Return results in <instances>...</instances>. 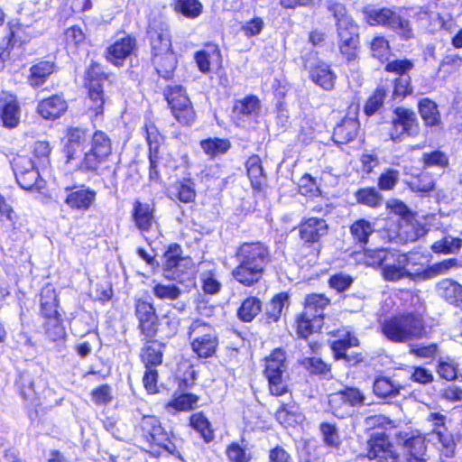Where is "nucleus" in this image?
<instances>
[{
	"instance_id": "nucleus-1",
	"label": "nucleus",
	"mask_w": 462,
	"mask_h": 462,
	"mask_svg": "<svg viewBox=\"0 0 462 462\" xmlns=\"http://www.w3.org/2000/svg\"><path fill=\"white\" fill-rule=\"evenodd\" d=\"M365 424L372 430L366 440L365 457L376 462H427V439L422 433L406 431L394 433L403 449L402 457L395 449L390 433L398 426L394 420L383 414L365 418Z\"/></svg>"
},
{
	"instance_id": "nucleus-2",
	"label": "nucleus",
	"mask_w": 462,
	"mask_h": 462,
	"mask_svg": "<svg viewBox=\"0 0 462 462\" xmlns=\"http://www.w3.org/2000/svg\"><path fill=\"white\" fill-rule=\"evenodd\" d=\"M236 266L231 271L233 280L245 288L259 284L273 263L270 245L262 240L244 241L234 250Z\"/></svg>"
},
{
	"instance_id": "nucleus-3",
	"label": "nucleus",
	"mask_w": 462,
	"mask_h": 462,
	"mask_svg": "<svg viewBox=\"0 0 462 462\" xmlns=\"http://www.w3.org/2000/svg\"><path fill=\"white\" fill-rule=\"evenodd\" d=\"M408 294L411 301L414 299L417 300L421 311L417 310L395 312L380 322L382 335L392 343L403 344L429 336V327L425 320L426 307L416 294Z\"/></svg>"
},
{
	"instance_id": "nucleus-4",
	"label": "nucleus",
	"mask_w": 462,
	"mask_h": 462,
	"mask_svg": "<svg viewBox=\"0 0 462 462\" xmlns=\"http://www.w3.org/2000/svg\"><path fill=\"white\" fill-rule=\"evenodd\" d=\"M352 258L358 265L380 270L386 282H398L405 279L409 274L404 265L400 263L406 260L405 255L386 247H362L361 250L351 254Z\"/></svg>"
},
{
	"instance_id": "nucleus-5",
	"label": "nucleus",
	"mask_w": 462,
	"mask_h": 462,
	"mask_svg": "<svg viewBox=\"0 0 462 462\" xmlns=\"http://www.w3.org/2000/svg\"><path fill=\"white\" fill-rule=\"evenodd\" d=\"M114 156V143L110 135L101 130L93 131L89 138V148L83 152L75 170L82 174L101 176L105 172L116 173L110 165Z\"/></svg>"
},
{
	"instance_id": "nucleus-6",
	"label": "nucleus",
	"mask_w": 462,
	"mask_h": 462,
	"mask_svg": "<svg viewBox=\"0 0 462 462\" xmlns=\"http://www.w3.org/2000/svg\"><path fill=\"white\" fill-rule=\"evenodd\" d=\"M136 435L147 445L152 457H159L167 453L177 458L181 457L175 444L176 435L168 430L160 418L155 415H143L134 427Z\"/></svg>"
},
{
	"instance_id": "nucleus-7",
	"label": "nucleus",
	"mask_w": 462,
	"mask_h": 462,
	"mask_svg": "<svg viewBox=\"0 0 462 462\" xmlns=\"http://www.w3.org/2000/svg\"><path fill=\"white\" fill-rule=\"evenodd\" d=\"M151 47V60L160 77L172 79L177 59L172 50L171 31L162 22H153L147 29Z\"/></svg>"
},
{
	"instance_id": "nucleus-8",
	"label": "nucleus",
	"mask_w": 462,
	"mask_h": 462,
	"mask_svg": "<svg viewBox=\"0 0 462 462\" xmlns=\"http://www.w3.org/2000/svg\"><path fill=\"white\" fill-rule=\"evenodd\" d=\"M39 318L46 338L52 342L66 337L65 311L55 287L48 282L39 291Z\"/></svg>"
},
{
	"instance_id": "nucleus-9",
	"label": "nucleus",
	"mask_w": 462,
	"mask_h": 462,
	"mask_svg": "<svg viewBox=\"0 0 462 462\" xmlns=\"http://www.w3.org/2000/svg\"><path fill=\"white\" fill-rule=\"evenodd\" d=\"M365 22L371 27L391 29L403 42L414 40L415 30L411 22L396 12L394 6L371 7L362 9Z\"/></svg>"
},
{
	"instance_id": "nucleus-10",
	"label": "nucleus",
	"mask_w": 462,
	"mask_h": 462,
	"mask_svg": "<svg viewBox=\"0 0 462 462\" xmlns=\"http://www.w3.org/2000/svg\"><path fill=\"white\" fill-rule=\"evenodd\" d=\"M263 375L267 382L269 394L281 397L291 393L288 373V355L282 347H275L263 359Z\"/></svg>"
},
{
	"instance_id": "nucleus-11",
	"label": "nucleus",
	"mask_w": 462,
	"mask_h": 462,
	"mask_svg": "<svg viewBox=\"0 0 462 462\" xmlns=\"http://www.w3.org/2000/svg\"><path fill=\"white\" fill-rule=\"evenodd\" d=\"M112 73L106 71L105 67L97 60H91L84 71L83 87L87 99L89 101L88 111L91 119L103 116L105 112L106 95L104 82L110 79Z\"/></svg>"
},
{
	"instance_id": "nucleus-12",
	"label": "nucleus",
	"mask_w": 462,
	"mask_h": 462,
	"mask_svg": "<svg viewBox=\"0 0 462 462\" xmlns=\"http://www.w3.org/2000/svg\"><path fill=\"white\" fill-rule=\"evenodd\" d=\"M162 96L171 116L180 127H190L198 119V113L187 88L180 84L166 86Z\"/></svg>"
},
{
	"instance_id": "nucleus-13",
	"label": "nucleus",
	"mask_w": 462,
	"mask_h": 462,
	"mask_svg": "<svg viewBox=\"0 0 462 462\" xmlns=\"http://www.w3.org/2000/svg\"><path fill=\"white\" fill-rule=\"evenodd\" d=\"M383 125L387 138L396 143L406 138H415L420 133V124L416 113L403 106L393 108L391 118Z\"/></svg>"
},
{
	"instance_id": "nucleus-14",
	"label": "nucleus",
	"mask_w": 462,
	"mask_h": 462,
	"mask_svg": "<svg viewBox=\"0 0 462 462\" xmlns=\"http://www.w3.org/2000/svg\"><path fill=\"white\" fill-rule=\"evenodd\" d=\"M188 337L191 350L197 358L208 359L216 356L219 338L214 325L196 319L188 328Z\"/></svg>"
},
{
	"instance_id": "nucleus-15",
	"label": "nucleus",
	"mask_w": 462,
	"mask_h": 462,
	"mask_svg": "<svg viewBox=\"0 0 462 462\" xmlns=\"http://www.w3.org/2000/svg\"><path fill=\"white\" fill-rule=\"evenodd\" d=\"M426 420L430 423V434L435 437L439 457L446 459L453 458L457 453V444L461 440V434L448 430L447 416L439 411L430 412Z\"/></svg>"
},
{
	"instance_id": "nucleus-16",
	"label": "nucleus",
	"mask_w": 462,
	"mask_h": 462,
	"mask_svg": "<svg viewBox=\"0 0 462 462\" xmlns=\"http://www.w3.org/2000/svg\"><path fill=\"white\" fill-rule=\"evenodd\" d=\"M415 67L411 59L395 58L383 66V71L395 77L391 80L392 98L402 101L414 93V87L411 71Z\"/></svg>"
},
{
	"instance_id": "nucleus-17",
	"label": "nucleus",
	"mask_w": 462,
	"mask_h": 462,
	"mask_svg": "<svg viewBox=\"0 0 462 462\" xmlns=\"http://www.w3.org/2000/svg\"><path fill=\"white\" fill-rule=\"evenodd\" d=\"M296 229L301 247L309 254L318 257L321 252L322 240L329 232V225L324 217H305L299 222Z\"/></svg>"
},
{
	"instance_id": "nucleus-18",
	"label": "nucleus",
	"mask_w": 462,
	"mask_h": 462,
	"mask_svg": "<svg viewBox=\"0 0 462 462\" xmlns=\"http://www.w3.org/2000/svg\"><path fill=\"white\" fill-rule=\"evenodd\" d=\"M143 132L148 146L147 158L149 162L148 179L155 184L162 182L159 171V162L162 159L161 148L165 143V136L160 132L154 120L151 116L144 118Z\"/></svg>"
},
{
	"instance_id": "nucleus-19",
	"label": "nucleus",
	"mask_w": 462,
	"mask_h": 462,
	"mask_svg": "<svg viewBox=\"0 0 462 462\" xmlns=\"http://www.w3.org/2000/svg\"><path fill=\"white\" fill-rule=\"evenodd\" d=\"M116 38L104 51V58L107 63L116 68L125 66L127 60L136 55L138 42L134 34L120 31Z\"/></svg>"
},
{
	"instance_id": "nucleus-20",
	"label": "nucleus",
	"mask_w": 462,
	"mask_h": 462,
	"mask_svg": "<svg viewBox=\"0 0 462 462\" xmlns=\"http://www.w3.org/2000/svg\"><path fill=\"white\" fill-rule=\"evenodd\" d=\"M18 185L25 190H40L43 186V180L41 178L39 167L34 166L29 160L28 154L17 153L11 161Z\"/></svg>"
},
{
	"instance_id": "nucleus-21",
	"label": "nucleus",
	"mask_w": 462,
	"mask_h": 462,
	"mask_svg": "<svg viewBox=\"0 0 462 462\" xmlns=\"http://www.w3.org/2000/svg\"><path fill=\"white\" fill-rule=\"evenodd\" d=\"M365 402V393L354 386H346L328 397V406L332 414L340 419L349 414L350 408L363 406Z\"/></svg>"
},
{
	"instance_id": "nucleus-22",
	"label": "nucleus",
	"mask_w": 462,
	"mask_h": 462,
	"mask_svg": "<svg viewBox=\"0 0 462 462\" xmlns=\"http://www.w3.org/2000/svg\"><path fill=\"white\" fill-rule=\"evenodd\" d=\"M134 316L141 337H156L161 319L153 303L143 298L134 300Z\"/></svg>"
},
{
	"instance_id": "nucleus-23",
	"label": "nucleus",
	"mask_w": 462,
	"mask_h": 462,
	"mask_svg": "<svg viewBox=\"0 0 462 462\" xmlns=\"http://www.w3.org/2000/svg\"><path fill=\"white\" fill-rule=\"evenodd\" d=\"M329 335L334 337H340L329 343V348L334 360H344L348 364L352 362L357 364L363 360L361 354H356L353 356L346 354L349 348L359 346V339L350 330L337 329L329 332Z\"/></svg>"
},
{
	"instance_id": "nucleus-24",
	"label": "nucleus",
	"mask_w": 462,
	"mask_h": 462,
	"mask_svg": "<svg viewBox=\"0 0 462 462\" xmlns=\"http://www.w3.org/2000/svg\"><path fill=\"white\" fill-rule=\"evenodd\" d=\"M64 191V203L72 211L86 212L97 200V191L85 184L67 186Z\"/></svg>"
},
{
	"instance_id": "nucleus-25",
	"label": "nucleus",
	"mask_w": 462,
	"mask_h": 462,
	"mask_svg": "<svg viewBox=\"0 0 462 462\" xmlns=\"http://www.w3.org/2000/svg\"><path fill=\"white\" fill-rule=\"evenodd\" d=\"M337 48L342 58L351 63L358 59L361 43L356 23L337 30Z\"/></svg>"
},
{
	"instance_id": "nucleus-26",
	"label": "nucleus",
	"mask_w": 462,
	"mask_h": 462,
	"mask_svg": "<svg viewBox=\"0 0 462 462\" xmlns=\"http://www.w3.org/2000/svg\"><path fill=\"white\" fill-rule=\"evenodd\" d=\"M65 143L61 148V152L65 158V162L69 164L75 162L79 152L85 148L88 139V130L82 126H68L65 130Z\"/></svg>"
},
{
	"instance_id": "nucleus-27",
	"label": "nucleus",
	"mask_w": 462,
	"mask_h": 462,
	"mask_svg": "<svg viewBox=\"0 0 462 462\" xmlns=\"http://www.w3.org/2000/svg\"><path fill=\"white\" fill-rule=\"evenodd\" d=\"M58 69L59 67L55 59L49 57L36 59L28 69L26 82L33 89L40 88L49 81Z\"/></svg>"
},
{
	"instance_id": "nucleus-28",
	"label": "nucleus",
	"mask_w": 462,
	"mask_h": 462,
	"mask_svg": "<svg viewBox=\"0 0 462 462\" xmlns=\"http://www.w3.org/2000/svg\"><path fill=\"white\" fill-rule=\"evenodd\" d=\"M21 122V106L15 94L0 92V126L6 129L16 128Z\"/></svg>"
},
{
	"instance_id": "nucleus-29",
	"label": "nucleus",
	"mask_w": 462,
	"mask_h": 462,
	"mask_svg": "<svg viewBox=\"0 0 462 462\" xmlns=\"http://www.w3.org/2000/svg\"><path fill=\"white\" fill-rule=\"evenodd\" d=\"M143 346L139 351V360L143 366L159 367L163 364L166 343L155 337H142Z\"/></svg>"
},
{
	"instance_id": "nucleus-30",
	"label": "nucleus",
	"mask_w": 462,
	"mask_h": 462,
	"mask_svg": "<svg viewBox=\"0 0 462 462\" xmlns=\"http://www.w3.org/2000/svg\"><path fill=\"white\" fill-rule=\"evenodd\" d=\"M156 208L154 203L134 199L131 210V218L140 233H148L156 225Z\"/></svg>"
},
{
	"instance_id": "nucleus-31",
	"label": "nucleus",
	"mask_w": 462,
	"mask_h": 462,
	"mask_svg": "<svg viewBox=\"0 0 462 462\" xmlns=\"http://www.w3.org/2000/svg\"><path fill=\"white\" fill-rule=\"evenodd\" d=\"M246 176L254 195H263L267 189V178L258 154H251L245 162Z\"/></svg>"
},
{
	"instance_id": "nucleus-32",
	"label": "nucleus",
	"mask_w": 462,
	"mask_h": 462,
	"mask_svg": "<svg viewBox=\"0 0 462 462\" xmlns=\"http://www.w3.org/2000/svg\"><path fill=\"white\" fill-rule=\"evenodd\" d=\"M68 110V102L62 93L52 94L41 99L36 107L37 114L43 119L54 121Z\"/></svg>"
},
{
	"instance_id": "nucleus-33",
	"label": "nucleus",
	"mask_w": 462,
	"mask_h": 462,
	"mask_svg": "<svg viewBox=\"0 0 462 462\" xmlns=\"http://www.w3.org/2000/svg\"><path fill=\"white\" fill-rule=\"evenodd\" d=\"M323 325L320 316H311L301 310L294 316L292 328L298 339L307 341L312 335L319 334Z\"/></svg>"
},
{
	"instance_id": "nucleus-34",
	"label": "nucleus",
	"mask_w": 462,
	"mask_h": 462,
	"mask_svg": "<svg viewBox=\"0 0 462 462\" xmlns=\"http://www.w3.org/2000/svg\"><path fill=\"white\" fill-rule=\"evenodd\" d=\"M360 130L361 125L357 118L345 116L335 125L331 140L337 146L348 144L357 138Z\"/></svg>"
},
{
	"instance_id": "nucleus-35",
	"label": "nucleus",
	"mask_w": 462,
	"mask_h": 462,
	"mask_svg": "<svg viewBox=\"0 0 462 462\" xmlns=\"http://www.w3.org/2000/svg\"><path fill=\"white\" fill-rule=\"evenodd\" d=\"M7 33L5 36V45L10 51L23 50L31 42L32 35L27 32L28 26L22 23L19 19L10 20L7 24Z\"/></svg>"
},
{
	"instance_id": "nucleus-36",
	"label": "nucleus",
	"mask_w": 462,
	"mask_h": 462,
	"mask_svg": "<svg viewBox=\"0 0 462 462\" xmlns=\"http://www.w3.org/2000/svg\"><path fill=\"white\" fill-rule=\"evenodd\" d=\"M196 187L195 180L189 174L171 184L169 198L181 204H194L198 197Z\"/></svg>"
},
{
	"instance_id": "nucleus-37",
	"label": "nucleus",
	"mask_w": 462,
	"mask_h": 462,
	"mask_svg": "<svg viewBox=\"0 0 462 462\" xmlns=\"http://www.w3.org/2000/svg\"><path fill=\"white\" fill-rule=\"evenodd\" d=\"M194 60L198 69L203 74H208L211 71L212 64H216L217 67H221L223 56L217 44L206 42L203 49L194 53Z\"/></svg>"
},
{
	"instance_id": "nucleus-38",
	"label": "nucleus",
	"mask_w": 462,
	"mask_h": 462,
	"mask_svg": "<svg viewBox=\"0 0 462 462\" xmlns=\"http://www.w3.org/2000/svg\"><path fill=\"white\" fill-rule=\"evenodd\" d=\"M457 266L458 262L456 258L445 259L434 263L431 266H429L428 268L419 266L418 268L408 270L410 275H408L406 278L412 281L427 280L439 274H444L451 268Z\"/></svg>"
},
{
	"instance_id": "nucleus-39",
	"label": "nucleus",
	"mask_w": 462,
	"mask_h": 462,
	"mask_svg": "<svg viewBox=\"0 0 462 462\" xmlns=\"http://www.w3.org/2000/svg\"><path fill=\"white\" fill-rule=\"evenodd\" d=\"M310 80L322 89L329 91L335 87L337 76L330 65L319 61L310 67L309 71Z\"/></svg>"
},
{
	"instance_id": "nucleus-40",
	"label": "nucleus",
	"mask_w": 462,
	"mask_h": 462,
	"mask_svg": "<svg viewBox=\"0 0 462 462\" xmlns=\"http://www.w3.org/2000/svg\"><path fill=\"white\" fill-rule=\"evenodd\" d=\"M299 365L311 377H318L320 380L330 381L334 375L332 365L324 361L319 356H305L299 360Z\"/></svg>"
},
{
	"instance_id": "nucleus-41",
	"label": "nucleus",
	"mask_w": 462,
	"mask_h": 462,
	"mask_svg": "<svg viewBox=\"0 0 462 462\" xmlns=\"http://www.w3.org/2000/svg\"><path fill=\"white\" fill-rule=\"evenodd\" d=\"M370 57L379 62L386 65L392 61L393 47L389 39L382 33L374 34L367 44Z\"/></svg>"
},
{
	"instance_id": "nucleus-42",
	"label": "nucleus",
	"mask_w": 462,
	"mask_h": 462,
	"mask_svg": "<svg viewBox=\"0 0 462 462\" xmlns=\"http://www.w3.org/2000/svg\"><path fill=\"white\" fill-rule=\"evenodd\" d=\"M418 113L426 127H440L442 116L438 104L430 97H423L418 101Z\"/></svg>"
},
{
	"instance_id": "nucleus-43",
	"label": "nucleus",
	"mask_w": 462,
	"mask_h": 462,
	"mask_svg": "<svg viewBox=\"0 0 462 462\" xmlns=\"http://www.w3.org/2000/svg\"><path fill=\"white\" fill-rule=\"evenodd\" d=\"M290 295L287 291H281L274 294L269 300L265 311L263 314L264 323L271 325L277 323L282 315V310L289 303Z\"/></svg>"
},
{
	"instance_id": "nucleus-44",
	"label": "nucleus",
	"mask_w": 462,
	"mask_h": 462,
	"mask_svg": "<svg viewBox=\"0 0 462 462\" xmlns=\"http://www.w3.org/2000/svg\"><path fill=\"white\" fill-rule=\"evenodd\" d=\"M374 232V224L365 218H358L349 226V233L354 245L361 247L367 245Z\"/></svg>"
},
{
	"instance_id": "nucleus-45",
	"label": "nucleus",
	"mask_w": 462,
	"mask_h": 462,
	"mask_svg": "<svg viewBox=\"0 0 462 462\" xmlns=\"http://www.w3.org/2000/svg\"><path fill=\"white\" fill-rule=\"evenodd\" d=\"M199 396L192 393H182L175 395L164 404V409L171 413L188 412L198 408Z\"/></svg>"
},
{
	"instance_id": "nucleus-46",
	"label": "nucleus",
	"mask_w": 462,
	"mask_h": 462,
	"mask_svg": "<svg viewBox=\"0 0 462 462\" xmlns=\"http://www.w3.org/2000/svg\"><path fill=\"white\" fill-rule=\"evenodd\" d=\"M403 386L394 383L389 377L378 376L373 383L374 394L385 402L395 399L400 395Z\"/></svg>"
},
{
	"instance_id": "nucleus-47",
	"label": "nucleus",
	"mask_w": 462,
	"mask_h": 462,
	"mask_svg": "<svg viewBox=\"0 0 462 462\" xmlns=\"http://www.w3.org/2000/svg\"><path fill=\"white\" fill-rule=\"evenodd\" d=\"M188 425L199 435L205 443H210L214 439L215 432L212 424L202 411L190 414Z\"/></svg>"
},
{
	"instance_id": "nucleus-48",
	"label": "nucleus",
	"mask_w": 462,
	"mask_h": 462,
	"mask_svg": "<svg viewBox=\"0 0 462 462\" xmlns=\"http://www.w3.org/2000/svg\"><path fill=\"white\" fill-rule=\"evenodd\" d=\"M263 310V301L254 295L245 298L236 310L237 319L244 323L252 322Z\"/></svg>"
},
{
	"instance_id": "nucleus-49",
	"label": "nucleus",
	"mask_w": 462,
	"mask_h": 462,
	"mask_svg": "<svg viewBox=\"0 0 462 462\" xmlns=\"http://www.w3.org/2000/svg\"><path fill=\"white\" fill-rule=\"evenodd\" d=\"M199 146L209 159L226 154L232 147L228 138L208 137L199 141Z\"/></svg>"
},
{
	"instance_id": "nucleus-50",
	"label": "nucleus",
	"mask_w": 462,
	"mask_h": 462,
	"mask_svg": "<svg viewBox=\"0 0 462 462\" xmlns=\"http://www.w3.org/2000/svg\"><path fill=\"white\" fill-rule=\"evenodd\" d=\"M330 302V299L324 293H310L304 298L302 311L311 316H320V319L324 321V311Z\"/></svg>"
},
{
	"instance_id": "nucleus-51",
	"label": "nucleus",
	"mask_w": 462,
	"mask_h": 462,
	"mask_svg": "<svg viewBox=\"0 0 462 462\" xmlns=\"http://www.w3.org/2000/svg\"><path fill=\"white\" fill-rule=\"evenodd\" d=\"M354 197L358 205L374 209L381 208L383 203V196L377 188L373 186L357 189L354 193Z\"/></svg>"
},
{
	"instance_id": "nucleus-52",
	"label": "nucleus",
	"mask_w": 462,
	"mask_h": 462,
	"mask_svg": "<svg viewBox=\"0 0 462 462\" xmlns=\"http://www.w3.org/2000/svg\"><path fill=\"white\" fill-rule=\"evenodd\" d=\"M51 146L47 140H36L30 145L29 160L36 167H46L51 162Z\"/></svg>"
},
{
	"instance_id": "nucleus-53",
	"label": "nucleus",
	"mask_w": 462,
	"mask_h": 462,
	"mask_svg": "<svg viewBox=\"0 0 462 462\" xmlns=\"http://www.w3.org/2000/svg\"><path fill=\"white\" fill-rule=\"evenodd\" d=\"M171 8L175 14L189 20L199 18L204 11V5L200 0H173Z\"/></svg>"
},
{
	"instance_id": "nucleus-54",
	"label": "nucleus",
	"mask_w": 462,
	"mask_h": 462,
	"mask_svg": "<svg viewBox=\"0 0 462 462\" xmlns=\"http://www.w3.org/2000/svg\"><path fill=\"white\" fill-rule=\"evenodd\" d=\"M319 430L323 444L327 448L333 450H339L341 448L343 439L335 422L322 421L319 425Z\"/></svg>"
},
{
	"instance_id": "nucleus-55",
	"label": "nucleus",
	"mask_w": 462,
	"mask_h": 462,
	"mask_svg": "<svg viewBox=\"0 0 462 462\" xmlns=\"http://www.w3.org/2000/svg\"><path fill=\"white\" fill-rule=\"evenodd\" d=\"M261 108V101L256 95H247L245 97L236 100L233 111L239 117H249L257 116Z\"/></svg>"
},
{
	"instance_id": "nucleus-56",
	"label": "nucleus",
	"mask_w": 462,
	"mask_h": 462,
	"mask_svg": "<svg viewBox=\"0 0 462 462\" xmlns=\"http://www.w3.org/2000/svg\"><path fill=\"white\" fill-rule=\"evenodd\" d=\"M15 385L19 394L25 402L33 404L38 401L39 396L34 386L33 379L27 372H22L18 374L15 380Z\"/></svg>"
},
{
	"instance_id": "nucleus-57",
	"label": "nucleus",
	"mask_w": 462,
	"mask_h": 462,
	"mask_svg": "<svg viewBox=\"0 0 462 462\" xmlns=\"http://www.w3.org/2000/svg\"><path fill=\"white\" fill-rule=\"evenodd\" d=\"M327 10L335 19L336 31L356 23L343 3L328 1Z\"/></svg>"
},
{
	"instance_id": "nucleus-58",
	"label": "nucleus",
	"mask_w": 462,
	"mask_h": 462,
	"mask_svg": "<svg viewBox=\"0 0 462 462\" xmlns=\"http://www.w3.org/2000/svg\"><path fill=\"white\" fill-rule=\"evenodd\" d=\"M87 42V34L81 26L75 24L66 28L63 32V42L65 49L77 51Z\"/></svg>"
},
{
	"instance_id": "nucleus-59",
	"label": "nucleus",
	"mask_w": 462,
	"mask_h": 462,
	"mask_svg": "<svg viewBox=\"0 0 462 462\" xmlns=\"http://www.w3.org/2000/svg\"><path fill=\"white\" fill-rule=\"evenodd\" d=\"M388 89L384 86H377L372 94L367 97L363 110L366 116H372L378 112L384 105Z\"/></svg>"
},
{
	"instance_id": "nucleus-60",
	"label": "nucleus",
	"mask_w": 462,
	"mask_h": 462,
	"mask_svg": "<svg viewBox=\"0 0 462 462\" xmlns=\"http://www.w3.org/2000/svg\"><path fill=\"white\" fill-rule=\"evenodd\" d=\"M462 248V238L445 236L439 240L435 241L430 249L437 254H457Z\"/></svg>"
},
{
	"instance_id": "nucleus-61",
	"label": "nucleus",
	"mask_w": 462,
	"mask_h": 462,
	"mask_svg": "<svg viewBox=\"0 0 462 462\" xmlns=\"http://www.w3.org/2000/svg\"><path fill=\"white\" fill-rule=\"evenodd\" d=\"M298 193L305 198L315 199L322 195V190L314 178L310 173H304L297 185Z\"/></svg>"
},
{
	"instance_id": "nucleus-62",
	"label": "nucleus",
	"mask_w": 462,
	"mask_h": 462,
	"mask_svg": "<svg viewBox=\"0 0 462 462\" xmlns=\"http://www.w3.org/2000/svg\"><path fill=\"white\" fill-rule=\"evenodd\" d=\"M443 297L449 304L462 309V285L453 280L443 282Z\"/></svg>"
},
{
	"instance_id": "nucleus-63",
	"label": "nucleus",
	"mask_w": 462,
	"mask_h": 462,
	"mask_svg": "<svg viewBox=\"0 0 462 462\" xmlns=\"http://www.w3.org/2000/svg\"><path fill=\"white\" fill-rule=\"evenodd\" d=\"M163 270L171 272L176 269L183 260L182 248L178 243H171L163 253Z\"/></svg>"
},
{
	"instance_id": "nucleus-64",
	"label": "nucleus",
	"mask_w": 462,
	"mask_h": 462,
	"mask_svg": "<svg viewBox=\"0 0 462 462\" xmlns=\"http://www.w3.org/2000/svg\"><path fill=\"white\" fill-rule=\"evenodd\" d=\"M400 180L399 171L387 168L377 179V189L379 191H390L394 189Z\"/></svg>"
}]
</instances>
